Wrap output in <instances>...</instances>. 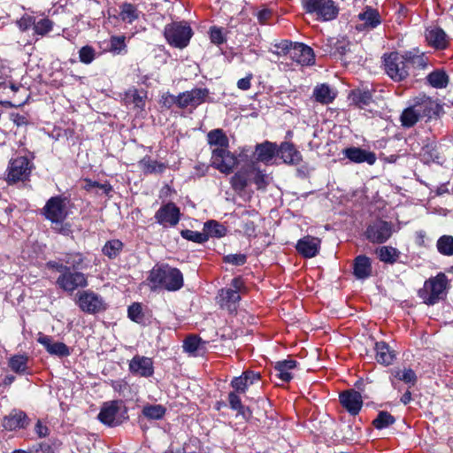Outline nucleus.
<instances>
[{
	"label": "nucleus",
	"mask_w": 453,
	"mask_h": 453,
	"mask_svg": "<svg viewBox=\"0 0 453 453\" xmlns=\"http://www.w3.org/2000/svg\"><path fill=\"white\" fill-rule=\"evenodd\" d=\"M271 177L263 170L256 166L253 167L251 183L256 185L257 189L265 190L267 186L270 184Z\"/></svg>",
	"instance_id": "obj_41"
},
{
	"label": "nucleus",
	"mask_w": 453,
	"mask_h": 453,
	"mask_svg": "<svg viewBox=\"0 0 453 453\" xmlns=\"http://www.w3.org/2000/svg\"><path fill=\"white\" fill-rule=\"evenodd\" d=\"M226 228L216 220H208L203 225V233L207 235V241L211 237L221 238L226 234Z\"/></svg>",
	"instance_id": "obj_37"
},
{
	"label": "nucleus",
	"mask_w": 453,
	"mask_h": 453,
	"mask_svg": "<svg viewBox=\"0 0 453 453\" xmlns=\"http://www.w3.org/2000/svg\"><path fill=\"white\" fill-rule=\"evenodd\" d=\"M125 101L127 104H134L137 108H143L144 96H142L136 88H130L125 93Z\"/></svg>",
	"instance_id": "obj_52"
},
{
	"label": "nucleus",
	"mask_w": 453,
	"mask_h": 453,
	"mask_svg": "<svg viewBox=\"0 0 453 453\" xmlns=\"http://www.w3.org/2000/svg\"><path fill=\"white\" fill-rule=\"evenodd\" d=\"M353 274L358 280H365L372 275L371 259L365 256L359 255L354 259Z\"/></svg>",
	"instance_id": "obj_27"
},
{
	"label": "nucleus",
	"mask_w": 453,
	"mask_h": 453,
	"mask_svg": "<svg viewBox=\"0 0 453 453\" xmlns=\"http://www.w3.org/2000/svg\"><path fill=\"white\" fill-rule=\"evenodd\" d=\"M65 201L61 196L50 197L42 209L45 218L52 223L63 222L67 216Z\"/></svg>",
	"instance_id": "obj_10"
},
{
	"label": "nucleus",
	"mask_w": 453,
	"mask_h": 453,
	"mask_svg": "<svg viewBox=\"0 0 453 453\" xmlns=\"http://www.w3.org/2000/svg\"><path fill=\"white\" fill-rule=\"evenodd\" d=\"M119 17L124 22L131 24L138 19L139 12L134 4L125 3L120 6Z\"/></svg>",
	"instance_id": "obj_47"
},
{
	"label": "nucleus",
	"mask_w": 453,
	"mask_h": 453,
	"mask_svg": "<svg viewBox=\"0 0 453 453\" xmlns=\"http://www.w3.org/2000/svg\"><path fill=\"white\" fill-rule=\"evenodd\" d=\"M78 54L79 60L85 65H90L98 56L96 50L90 45L81 47Z\"/></svg>",
	"instance_id": "obj_49"
},
{
	"label": "nucleus",
	"mask_w": 453,
	"mask_h": 453,
	"mask_svg": "<svg viewBox=\"0 0 453 453\" xmlns=\"http://www.w3.org/2000/svg\"><path fill=\"white\" fill-rule=\"evenodd\" d=\"M128 418L127 411L122 401L115 400L103 404L98 419L109 426H117Z\"/></svg>",
	"instance_id": "obj_3"
},
{
	"label": "nucleus",
	"mask_w": 453,
	"mask_h": 453,
	"mask_svg": "<svg viewBox=\"0 0 453 453\" xmlns=\"http://www.w3.org/2000/svg\"><path fill=\"white\" fill-rule=\"evenodd\" d=\"M129 371L134 375L150 377L154 372L153 362L150 357L136 355L129 362Z\"/></svg>",
	"instance_id": "obj_21"
},
{
	"label": "nucleus",
	"mask_w": 453,
	"mask_h": 453,
	"mask_svg": "<svg viewBox=\"0 0 453 453\" xmlns=\"http://www.w3.org/2000/svg\"><path fill=\"white\" fill-rule=\"evenodd\" d=\"M207 142L214 149H222L229 147V140L222 129L217 128L207 134Z\"/></svg>",
	"instance_id": "obj_34"
},
{
	"label": "nucleus",
	"mask_w": 453,
	"mask_h": 453,
	"mask_svg": "<svg viewBox=\"0 0 453 453\" xmlns=\"http://www.w3.org/2000/svg\"><path fill=\"white\" fill-rule=\"evenodd\" d=\"M123 249V242L118 239L108 241L103 247L102 252L110 259L116 258Z\"/></svg>",
	"instance_id": "obj_46"
},
{
	"label": "nucleus",
	"mask_w": 453,
	"mask_h": 453,
	"mask_svg": "<svg viewBox=\"0 0 453 453\" xmlns=\"http://www.w3.org/2000/svg\"><path fill=\"white\" fill-rule=\"evenodd\" d=\"M54 22L47 17L37 19L35 17L34 23V34L40 36H44L52 31Z\"/></svg>",
	"instance_id": "obj_43"
},
{
	"label": "nucleus",
	"mask_w": 453,
	"mask_h": 453,
	"mask_svg": "<svg viewBox=\"0 0 453 453\" xmlns=\"http://www.w3.org/2000/svg\"><path fill=\"white\" fill-rule=\"evenodd\" d=\"M447 287V276L440 273L425 281L423 288L418 290V296L428 305L435 304L445 296Z\"/></svg>",
	"instance_id": "obj_2"
},
{
	"label": "nucleus",
	"mask_w": 453,
	"mask_h": 453,
	"mask_svg": "<svg viewBox=\"0 0 453 453\" xmlns=\"http://www.w3.org/2000/svg\"><path fill=\"white\" fill-rule=\"evenodd\" d=\"M127 38L125 35H111L109 40V51L113 55L127 53Z\"/></svg>",
	"instance_id": "obj_39"
},
{
	"label": "nucleus",
	"mask_w": 453,
	"mask_h": 453,
	"mask_svg": "<svg viewBox=\"0 0 453 453\" xmlns=\"http://www.w3.org/2000/svg\"><path fill=\"white\" fill-rule=\"evenodd\" d=\"M427 43L435 49H445L448 46V36L445 32L437 27H430L426 31Z\"/></svg>",
	"instance_id": "obj_26"
},
{
	"label": "nucleus",
	"mask_w": 453,
	"mask_h": 453,
	"mask_svg": "<svg viewBox=\"0 0 453 453\" xmlns=\"http://www.w3.org/2000/svg\"><path fill=\"white\" fill-rule=\"evenodd\" d=\"M438 252L443 256H453V236L442 235L436 242Z\"/></svg>",
	"instance_id": "obj_48"
},
{
	"label": "nucleus",
	"mask_w": 453,
	"mask_h": 453,
	"mask_svg": "<svg viewBox=\"0 0 453 453\" xmlns=\"http://www.w3.org/2000/svg\"><path fill=\"white\" fill-rule=\"evenodd\" d=\"M56 284L62 290L72 294L78 288H86L88 282L85 273L80 271H71L69 267L58 277Z\"/></svg>",
	"instance_id": "obj_7"
},
{
	"label": "nucleus",
	"mask_w": 453,
	"mask_h": 453,
	"mask_svg": "<svg viewBox=\"0 0 453 453\" xmlns=\"http://www.w3.org/2000/svg\"><path fill=\"white\" fill-rule=\"evenodd\" d=\"M245 377L238 376L234 377L231 381V386L237 393H245L248 389L247 380H245Z\"/></svg>",
	"instance_id": "obj_60"
},
{
	"label": "nucleus",
	"mask_w": 453,
	"mask_h": 453,
	"mask_svg": "<svg viewBox=\"0 0 453 453\" xmlns=\"http://www.w3.org/2000/svg\"><path fill=\"white\" fill-rule=\"evenodd\" d=\"M164 34L170 45L182 49L188 44L192 29L187 23L173 22L165 27Z\"/></svg>",
	"instance_id": "obj_5"
},
{
	"label": "nucleus",
	"mask_w": 453,
	"mask_h": 453,
	"mask_svg": "<svg viewBox=\"0 0 453 453\" xmlns=\"http://www.w3.org/2000/svg\"><path fill=\"white\" fill-rule=\"evenodd\" d=\"M180 218V209L173 203H167L161 206L155 214L156 221L164 227L176 226Z\"/></svg>",
	"instance_id": "obj_16"
},
{
	"label": "nucleus",
	"mask_w": 453,
	"mask_h": 453,
	"mask_svg": "<svg viewBox=\"0 0 453 453\" xmlns=\"http://www.w3.org/2000/svg\"><path fill=\"white\" fill-rule=\"evenodd\" d=\"M182 273L168 265H155L150 272L148 284L151 290L164 288L177 291L183 287Z\"/></svg>",
	"instance_id": "obj_1"
},
{
	"label": "nucleus",
	"mask_w": 453,
	"mask_h": 453,
	"mask_svg": "<svg viewBox=\"0 0 453 453\" xmlns=\"http://www.w3.org/2000/svg\"><path fill=\"white\" fill-rule=\"evenodd\" d=\"M303 5L309 13H315L318 19L329 21L338 15V8L332 0H303Z\"/></svg>",
	"instance_id": "obj_6"
},
{
	"label": "nucleus",
	"mask_w": 453,
	"mask_h": 453,
	"mask_svg": "<svg viewBox=\"0 0 453 453\" xmlns=\"http://www.w3.org/2000/svg\"><path fill=\"white\" fill-rule=\"evenodd\" d=\"M166 409L161 404H147L142 408V414L149 419H162L165 415Z\"/></svg>",
	"instance_id": "obj_44"
},
{
	"label": "nucleus",
	"mask_w": 453,
	"mask_h": 453,
	"mask_svg": "<svg viewBox=\"0 0 453 453\" xmlns=\"http://www.w3.org/2000/svg\"><path fill=\"white\" fill-rule=\"evenodd\" d=\"M240 300V294L235 289H221L219 295V303L230 312L236 311Z\"/></svg>",
	"instance_id": "obj_28"
},
{
	"label": "nucleus",
	"mask_w": 453,
	"mask_h": 453,
	"mask_svg": "<svg viewBox=\"0 0 453 453\" xmlns=\"http://www.w3.org/2000/svg\"><path fill=\"white\" fill-rule=\"evenodd\" d=\"M428 84L435 88H444L449 83V76L445 71L437 69L426 76Z\"/></svg>",
	"instance_id": "obj_38"
},
{
	"label": "nucleus",
	"mask_w": 453,
	"mask_h": 453,
	"mask_svg": "<svg viewBox=\"0 0 453 453\" xmlns=\"http://www.w3.org/2000/svg\"><path fill=\"white\" fill-rule=\"evenodd\" d=\"M128 318L136 323H142L144 319L142 307L140 303H134L127 309Z\"/></svg>",
	"instance_id": "obj_53"
},
{
	"label": "nucleus",
	"mask_w": 453,
	"mask_h": 453,
	"mask_svg": "<svg viewBox=\"0 0 453 453\" xmlns=\"http://www.w3.org/2000/svg\"><path fill=\"white\" fill-rule=\"evenodd\" d=\"M353 101L357 105L363 108L372 101V95L369 91H358L353 94Z\"/></svg>",
	"instance_id": "obj_59"
},
{
	"label": "nucleus",
	"mask_w": 453,
	"mask_h": 453,
	"mask_svg": "<svg viewBox=\"0 0 453 453\" xmlns=\"http://www.w3.org/2000/svg\"><path fill=\"white\" fill-rule=\"evenodd\" d=\"M35 19V16L25 13L17 19L16 25L21 32H26L31 27L34 28Z\"/></svg>",
	"instance_id": "obj_57"
},
{
	"label": "nucleus",
	"mask_w": 453,
	"mask_h": 453,
	"mask_svg": "<svg viewBox=\"0 0 453 453\" xmlns=\"http://www.w3.org/2000/svg\"><path fill=\"white\" fill-rule=\"evenodd\" d=\"M255 162L239 169L231 178L230 183L234 190L242 192L251 183Z\"/></svg>",
	"instance_id": "obj_22"
},
{
	"label": "nucleus",
	"mask_w": 453,
	"mask_h": 453,
	"mask_svg": "<svg viewBox=\"0 0 453 453\" xmlns=\"http://www.w3.org/2000/svg\"><path fill=\"white\" fill-rule=\"evenodd\" d=\"M65 265L72 271H79L88 268L87 258L81 252H68L63 257Z\"/></svg>",
	"instance_id": "obj_33"
},
{
	"label": "nucleus",
	"mask_w": 453,
	"mask_h": 453,
	"mask_svg": "<svg viewBox=\"0 0 453 453\" xmlns=\"http://www.w3.org/2000/svg\"><path fill=\"white\" fill-rule=\"evenodd\" d=\"M342 153L348 159L356 164L367 163L372 165L377 159L374 152L358 147L347 148Z\"/></svg>",
	"instance_id": "obj_24"
},
{
	"label": "nucleus",
	"mask_w": 453,
	"mask_h": 453,
	"mask_svg": "<svg viewBox=\"0 0 453 453\" xmlns=\"http://www.w3.org/2000/svg\"><path fill=\"white\" fill-rule=\"evenodd\" d=\"M77 304L82 311L89 314L98 313L106 310V303L103 297L90 290L78 293Z\"/></svg>",
	"instance_id": "obj_9"
},
{
	"label": "nucleus",
	"mask_w": 453,
	"mask_h": 453,
	"mask_svg": "<svg viewBox=\"0 0 453 453\" xmlns=\"http://www.w3.org/2000/svg\"><path fill=\"white\" fill-rule=\"evenodd\" d=\"M296 367V361L294 359L279 361L274 365V376L282 382H288L293 378L291 371Z\"/></svg>",
	"instance_id": "obj_29"
},
{
	"label": "nucleus",
	"mask_w": 453,
	"mask_h": 453,
	"mask_svg": "<svg viewBox=\"0 0 453 453\" xmlns=\"http://www.w3.org/2000/svg\"><path fill=\"white\" fill-rule=\"evenodd\" d=\"M277 156L288 165H297L303 161L300 151L296 150L293 143L288 142H283L277 147Z\"/></svg>",
	"instance_id": "obj_23"
},
{
	"label": "nucleus",
	"mask_w": 453,
	"mask_h": 453,
	"mask_svg": "<svg viewBox=\"0 0 453 453\" xmlns=\"http://www.w3.org/2000/svg\"><path fill=\"white\" fill-rule=\"evenodd\" d=\"M395 378L399 380H402L405 383L413 385L417 380V376L413 370L411 369H403L395 372Z\"/></svg>",
	"instance_id": "obj_58"
},
{
	"label": "nucleus",
	"mask_w": 453,
	"mask_h": 453,
	"mask_svg": "<svg viewBox=\"0 0 453 453\" xmlns=\"http://www.w3.org/2000/svg\"><path fill=\"white\" fill-rule=\"evenodd\" d=\"M376 254L380 261L388 264L395 263L399 257V251L395 248L390 246H382L378 248L376 250Z\"/></svg>",
	"instance_id": "obj_45"
},
{
	"label": "nucleus",
	"mask_w": 453,
	"mask_h": 453,
	"mask_svg": "<svg viewBox=\"0 0 453 453\" xmlns=\"http://www.w3.org/2000/svg\"><path fill=\"white\" fill-rule=\"evenodd\" d=\"M420 119H431L439 112L440 105L436 101L426 96H419L413 99L410 104Z\"/></svg>",
	"instance_id": "obj_14"
},
{
	"label": "nucleus",
	"mask_w": 453,
	"mask_h": 453,
	"mask_svg": "<svg viewBox=\"0 0 453 453\" xmlns=\"http://www.w3.org/2000/svg\"><path fill=\"white\" fill-rule=\"evenodd\" d=\"M340 402L342 405L348 411L351 415H357L359 413L363 406V399L359 392L349 389L340 394Z\"/></svg>",
	"instance_id": "obj_19"
},
{
	"label": "nucleus",
	"mask_w": 453,
	"mask_h": 453,
	"mask_svg": "<svg viewBox=\"0 0 453 453\" xmlns=\"http://www.w3.org/2000/svg\"><path fill=\"white\" fill-rule=\"evenodd\" d=\"M288 53L293 61L302 65H311L314 64L313 50L303 43L296 42L292 44L290 42V48Z\"/></svg>",
	"instance_id": "obj_17"
},
{
	"label": "nucleus",
	"mask_w": 453,
	"mask_h": 453,
	"mask_svg": "<svg viewBox=\"0 0 453 453\" xmlns=\"http://www.w3.org/2000/svg\"><path fill=\"white\" fill-rule=\"evenodd\" d=\"M210 40L215 45H220L226 41L224 29L218 27H211L210 28Z\"/></svg>",
	"instance_id": "obj_55"
},
{
	"label": "nucleus",
	"mask_w": 453,
	"mask_h": 453,
	"mask_svg": "<svg viewBox=\"0 0 453 453\" xmlns=\"http://www.w3.org/2000/svg\"><path fill=\"white\" fill-rule=\"evenodd\" d=\"M404 53L409 66L412 65L419 69H425L427 66L428 58L424 53H419L418 50Z\"/></svg>",
	"instance_id": "obj_40"
},
{
	"label": "nucleus",
	"mask_w": 453,
	"mask_h": 453,
	"mask_svg": "<svg viewBox=\"0 0 453 453\" xmlns=\"http://www.w3.org/2000/svg\"><path fill=\"white\" fill-rule=\"evenodd\" d=\"M180 235L188 240L196 243H203L207 242V235L204 233H200L197 231L185 229L180 232Z\"/></svg>",
	"instance_id": "obj_54"
},
{
	"label": "nucleus",
	"mask_w": 453,
	"mask_h": 453,
	"mask_svg": "<svg viewBox=\"0 0 453 453\" xmlns=\"http://www.w3.org/2000/svg\"><path fill=\"white\" fill-rule=\"evenodd\" d=\"M384 66L387 74L395 81H402L409 75V65L405 53L391 52L385 55Z\"/></svg>",
	"instance_id": "obj_4"
},
{
	"label": "nucleus",
	"mask_w": 453,
	"mask_h": 453,
	"mask_svg": "<svg viewBox=\"0 0 453 453\" xmlns=\"http://www.w3.org/2000/svg\"><path fill=\"white\" fill-rule=\"evenodd\" d=\"M395 418L387 411L379 412L377 418L372 421V425L377 429H384L393 425Z\"/></svg>",
	"instance_id": "obj_51"
},
{
	"label": "nucleus",
	"mask_w": 453,
	"mask_h": 453,
	"mask_svg": "<svg viewBox=\"0 0 453 453\" xmlns=\"http://www.w3.org/2000/svg\"><path fill=\"white\" fill-rule=\"evenodd\" d=\"M237 164V157L228 150V148L212 149L211 165L220 173H231Z\"/></svg>",
	"instance_id": "obj_8"
},
{
	"label": "nucleus",
	"mask_w": 453,
	"mask_h": 453,
	"mask_svg": "<svg viewBox=\"0 0 453 453\" xmlns=\"http://www.w3.org/2000/svg\"><path fill=\"white\" fill-rule=\"evenodd\" d=\"M32 168L31 162L26 157H18L10 162L8 182H17L28 178Z\"/></svg>",
	"instance_id": "obj_11"
},
{
	"label": "nucleus",
	"mask_w": 453,
	"mask_h": 453,
	"mask_svg": "<svg viewBox=\"0 0 453 453\" xmlns=\"http://www.w3.org/2000/svg\"><path fill=\"white\" fill-rule=\"evenodd\" d=\"M228 401L230 407L235 411H241L243 406L240 396L235 392H231L228 395Z\"/></svg>",
	"instance_id": "obj_64"
},
{
	"label": "nucleus",
	"mask_w": 453,
	"mask_h": 453,
	"mask_svg": "<svg viewBox=\"0 0 453 453\" xmlns=\"http://www.w3.org/2000/svg\"><path fill=\"white\" fill-rule=\"evenodd\" d=\"M400 119L404 127H411L421 120L411 105L402 112Z\"/></svg>",
	"instance_id": "obj_50"
},
{
	"label": "nucleus",
	"mask_w": 453,
	"mask_h": 453,
	"mask_svg": "<svg viewBox=\"0 0 453 453\" xmlns=\"http://www.w3.org/2000/svg\"><path fill=\"white\" fill-rule=\"evenodd\" d=\"M201 342L202 340L198 336H188L183 342V349L186 352L194 354L199 349Z\"/></svg>",
	"instance_id": "obj_56"
},
{
	"label": "nucleus",
	"mask_w": 453,
	"mask_h": 453,
	"mask_svg": "<svg viewBox=\"0 0 453 453\" xmlns=\"http://www.w3.org/2000/svg\"><path fill=\"white\" fill-rule=\"evenodd\" d=\"M336 91L326 84L317 85L313 89V98L322 104H331L336 97Z\"/></svg>",
	"instance_id": "obj_32"
},
{
	"label": "nucleus",
	"mask_w": 453,
	"mask_h": 453,
	"mask_svg": "<svg viewBox=\"0 0 453 453\" xmlns=\"http://www.w3.org/2000/svg\"><path fill=\"white\" fill-rule=\"evenodd\" d=\"M27 420V417L23 411H15L4 418L3 426L6 430L13 431L26 427Z\"/></svg>",
	"instance_id": "obj_31"
},
{
	"label": "nucleus",
	"mask_w": 453,
	"mask_h": 453,
	"mask_svg": "<svg viewBox=\"0 0 453 453\" xmlns=\"http://www.w3.org/2000/svg\"><path fill=\"white\" fill-rule=\"evenodd\" d=\"M360 50V45L350 42L344 37L337 39L334 44V54H338L341 58H344L345 61L349 62L359 63L362 60V56L354 54L355 52H359Z\"/></svg>",
	"instance_id": "obj_15"
},
{
	"label": "nucleus",
	"mask_w": 453,
	"mask_h": 453,
	"mask_svg": "<svg viewBox=\"0 0 453 453\" xmlns=\"http://www.w3.org/2000/svg\"><path fill=\"white\" fill-rule=\"evenodd\" d=\"M277 144L271 142H265L256 145L255 155L257 162L265 165L272 164L275 156H277Z\"/></svg>",
	"instance_id": "obj_25"
},
{
	"label": "nucleus",
	"mask_w": 453,
	"mask_h": 453,
	"mask_svg": "<svg viewBox=\"0 0 453 453\" xmlns=\"http://www.w3.org/2000/svg\"><path fill=\"white\" fill-rule=\"evenodd\" d=\"M358 19L364 21V25L368 28H375L381 23L379 12L369 6L358 14Z\"/></svg>",
	"instance_id": "obj_35"
},
{
	"label": "nucleus",
	"mask_w": 453,
	"mask_h": 453,
	"mask_svg": "<svg viewBox=\"0 0 453 453\" xmlns=\"http://www.w3.org/2000/svg\"><path fill=\"white\" fill-rule=\"evenodd\" d=\"M37 342L42 344L47 352L58 357H68L71 354L70 349L64 342H54L52 337L40 333Z\"/></svg>",
	"instance_id": "obj_18"
},
{
	"label": "nucleus",
	"mask_w": 453,
	"mask_h": 453,
	"mask_svg": "<svg viewBox=\"0 0 453 453\" xmlns=\"http://www.w3.org/2000/svg\"><path fill=\"white\" fill-rule=\"evenodd\" d=\"M28 357L27 355H14L10 357L8 365L12 371L24 374L27 370Z\"/></svg>",
	"instance_id": "obj_42"
},
{
	"label": "nucleus",
	"mask_w": 453,
	"mask_h": 453,
	"mask_svg": "<svg viewBox=\"0 0 453 453\" xmlns=\"http://www.w3.org/2000/svg\"><path fill=\"white\" fill-rule=\"evenodd\" d=\"M320 243V239L318 237L306 235L297 242L296 249L303 257L311 258L318 255Z\"/></svg>",
	"instance_id": "obj_20"
},
{
	"label": "nucleus",
	"mask_w": 453,
	"mask_h": 453,
	"mask_svg": "<svg viewBox=\"0 0 453 453\" xmlns=\"http://www.w3.org/2000/svg\"><path fill=\"white\" fill-rule=\"evenodd\" d=\"M47 268L55 270L58 273H64L69 267L65 265L63 261V257L59 258L58 261H49L46 264Z\"/></svg>",
	"instance_id": "obj_63"
},
{
	"label": "nucleus",
	"mask_w": 453,
	"mask_h": 453,
	"mask_svg": "<svg viewBox=\"0 0 453 453\" xmlns=\"http://www.w3.org/2000/svg\"><path fill=\"white\" fill-rule=\"evenodd\" d=\"M392 234V226L383 220H377L369 225L365 231L366 239L372 243H383Z\"/></svg>",
	"instance_id": "obj_13"
},
{
	"label": "nucleus",
	"mask_w": 453,
	"mask_h": 453,
	"mask_svg": "<svg viewBox=\"0 0 453 453\" xmlns=\"http://www.w3.org/2000/svg\"><path fill=\"white\" fill-rule=\"evenodd\" d=\"M209 89L196 88L179 94L178 107L180 109H196L206 101Z\"/></svg>",
	"instance_id": "obj_12"
},
{
	"label": "nucleus",
	"mask_w": 453,
	"mask_h": 453,
	"mask_svg": "<svg viewBox=\"0 0 453 453\" xmlns=\"http://www.w3.org/2000/svg\"><path fill=\"white\" fill-rule=\"evenodd\" d=\"M247 257L244 254H229L224 257V261L234 265H242L246 263Z\"/></svg>",
	"instance_id": "obj_61"
},
{
	"label": "nucleus",
	"mask_w": 453,
	"mask_h": 453,
	"mask_svg": "<svg viewBox=\"0 0 453 453\" xmlns=\"http://www.w3.org/2000/svg\"><path fill=\"white\" fill-rule=\"evenodd\" d=\"M139 167L146 174L161 173L166 168L165 164L157 160H153L150 157H144L142 159H141L139 161Z\"/></svg>",
	"instance_id": "obj_36"
},
{
	"label": "nucleus",
	"mask_w": 453,
	"mask_h": 453,
	"mask_svg": "<svg viewBox=\"0 0 453 453\" xmlns=\"http://www.w3.org/2000/svg\"><path fill=\"white\" fill-rule=\"evenodd\" d=\"M375 359L378 363L389 365L393 363L395 358L394 350L390 349L388 343L385 342H378L374 346Z\"/></svg>",
	"instance_id": "obj_30"
},
{
	"label": "nucleus",
	"mask_w": 453,
	"mask_h": 453,
	"mask_svg": "<svg viewBox=\"0 0 453 453\" xmlns=\"http://www.w3.org/2000/svg\"><path fill=\"white\" fill-rule=\"evenodd\" d=\"M178 100H179V95L174 96L170 93H165V94H163V96L161 97V103H162L163 106H165L168 109H170L173 105L178 106Z\"/></svg>",
	"instance_id": "obj_62"
}]
</instances>
